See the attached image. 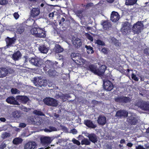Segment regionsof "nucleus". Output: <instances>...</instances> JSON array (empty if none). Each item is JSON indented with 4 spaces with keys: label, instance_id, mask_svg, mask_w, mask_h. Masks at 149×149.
<instances>
[{
    "label": "nucleus",
    "instance_id": "obj_56",
    "mask_svg": "<svg viewBox=\"0 0 149 149\" xmlns=\"http://www.w3.org/2000/svg\"><path fill=\"white\" fill-rule=\"evenodd\" d=\"M13 16L16 19H17L19 17V15L17 13H15L13 14Z\"/></svg>",
    "mask_w": 149,
    "mask_h": 149
},
{
    "label": "nucleus",
    "instance_id": "obj_32",
    "mask_svg": "<svg viewBox=\"0 0 149 149\" xmlns=\"http://www.w3.org/2000/svg\"><path fill=\"white\" fill-rule=\"evenodd\" d=\"M142 108L146 111H149V104L146 102H144L142 104Z\"/></svg>",
    "mask_w": 149,
    "mask_h": 149
},
{
    "label": "nucleus",
    "instance_id": "obj_58",
    "mask_svg": "<svg viewBox=\"0 0 149 149\" xmlns=\"http://www.w3.org/2000/svg\"><path fill=\"white\" fill-rule=\"evenodd\" d=\"M93 3H89L88 4H87L86 5V8H88L90 7L91 6H93Z\"/></svg>",
    "mask_w": 149,
    "mask_h": 149
},
{
    "label": "nucleus",
    "instance_id": "obj_38",
    "mask_svg": "<svg viewBox=\"0 0 149 149\" xmlns=\"http://www.w3.org/2000/svg\"><path fill=\"white\" fill-rule=\"evenodd\" d=\"M86 136L89 138L90 140L92 142H93V133L89 134L86 133Z\"/></svg>",
    "mask_w": 149,
    "mask_h": 149
},
{
    "label": "nucleus",
    "instance_id": "obj_13",
    "mask_svg": "<svg viewBox=\"0 0 149 149\" xmlns=\"http://www.w3.org/2000/svg\"><path fill=\"white\" fill-rule=\"evenodd\" d=\"M120 18V16L118 13L116 12L113 11L111 15V20L114 22H117Z\"/></svg>",
    "mask_w": 149,
    "mask_h": 149
},
{
    "label": "nucleus",
    "instance_id": "obj_12",
    "mask_svg": "<svg viewBox=\"0 0 149 149\" xmlns=\"http://www.w3.org/2000/svg\"><path fill=\"white\" fill-rule=\"evenodd\" d=\"M8 104L13 105H19V102L15 100L14 97L11 96L8 97L6 100Z\"/></svg>",
    "mask_w": 149,
    "mask_h": 149
},
{
    "label": "nucleus",
    "instance_id": "obj_17",
    "mask_svg": "<svg viewBox=\"0 0 149 149\" xmlns=\"http://www.w3.org/2000/svg\"><path fill=\"white\" fill-rule=\"evenodd\" d=\"M97 122L100 125H104L106 122V117L104 116H102L101 115L99 116L97 119Z\"/></svg>",
    "mask_w": 149,
    "mask_h": 149
},
{
    "label": "nucleus",
    "instance_id": "obj_5",
    "mask_svg": "<svg viewBox=\"0 0 149 149\" xmlns=\"http://www.w3.org/2000/svg\"><path fill=\"white\" fill-rule=\"evenodd\" d=\"M71 56L72 60L76 63L79 65H81V62H82L83 59L81 58V55L79 53H72L71 54Z\"/></svg>",
    "mask_w": 149,
    "mask_h": 149
},
{
    "label": "nucleus",
    "instance_id": "obj_22",
    "mask_svg": "<svg viewBox=\"0 0 149 149\" xmlns=\"http://www.w3.org/2000/svg\"><path fill=\"white\" fill-rule=\"evenodd\" d=\"M21 56L20 51H18L14 53L12 56V58L15 61L18 60Z\"/></svg>",
    "mask_w": 149,
    "mask_h": 149
},
{
    "label": "nucleus",
    "instance_id": "obj_54",
    "mask_svg": "<svg viewBox=\"0 0 149 149\" xmlns=\"http://www.w3.org/2000/svg\"><path fill=\"white\" fill-rule=\"evenodd\" d=\"M26 125L24 123H21L19 124V127L24 128L26 127Z\"/></svg>",
    "mask_w": 149,
    "mask_h": 149
},
{
    "label": "nucleus",
    "instance_id": "obj_34",
    "mask_svg": "<svg viewBox=\"0 0 149 149\" xmlns=\"http://www.w3.org/2000/svg\"><path fill=\"white\" fill-rule=\"evenodd\" d=\"M38 28L34 27L32 28L31 30V33L37 37V34H38Z\"/></svg>",
    "mask_w": 149,
    "mask_h": 149
},
{
    "label": "nucleus",
    "instance_id": "obj_42",
    "mask_svg": "<svg viewBox=\"0 0 149 149\" xmlns=\"http://www.w3.org/2000/svg\"><path fill=\"white\" fill-rule=\"evenodd\" d=\"M131 77L132 79L136 81H138L139 80L138 78L134 73H132V74Z\"/></svg>",
    "mask_w": 149,
    "mask_h": 149
},
{
    "label": "nucleus",
    "instance_id": "obj_3",
    "mask_svg": "<svg viewBox=\"0 0 149 149\" xmlns=\"http://www.w3.org/2000/svg\"><path fill=\"white\" fill-rule=\"evenodd\" d=\"M115 102L120 104L127 103L131 101V99L128 97L124 96L116 97L114 98Z\"/></svg>",
    "mask_w": 149,
    "mask_h": 149
},
{
    "label": "nucleus",
    "instance_id": "obj_39",
    "mask_svg": "<svg viewBox=\"0 0 149 149\" xmlns=\"http://www.w3.org/2000/svg\"><path fill=\"white\" fill-rule=\"evenodd\" d=\"M74 45L77 47H80L82 43L81 41L76 40L73 42Z\"/></svg>",
    "mask_w": 149,
    "mask_h": 149
},
{
    "label": "nucleus",
    "instance_id": "obj_25",
    "mask_svg": "<svg viewBox=\"0 0 149 149\" xmlns=\"http://www.w3.org/2000/svg\"><path fill=\"white\" fill-rule=\"evenodd\" d=\"M54 65V63L51 61L47 60L45 62V68L50 69L52 68Z\"/></svg>",
    "mask_w": 149,
    "mask_h": 149
},
{
    "label": "nucleus",
    "instance_id": "obj_29",
    "mask_svg": "<svg viewBox=\"0 0 149 149\" xmlns=\"http://www.w3.org/2000/svg\"><path fill=\"white\" fill-rule=\"evenodd\" d=\"M38 49L40 52L43 53H47L48 51V49L44 45L40 46L38 48Z\"/></svg>",
    "mask_w": 149,
    "mask_h": 149
},
{
    "label": "nucleus",
    "instance_id": "obj_57",
    "mask_svg": "<svg viewBox=\"0 0 149 149\" xmlns=\"http://www.w3.org/2000/svg\"><path fill=\"white\" fill-rule=\"evenodd\" d=\"M71 132L73 134H77V132L75 129H73L71 130Z\"/></svg>",
    "mask_w": 149,
    "mask_h": 149
},
{
    "label": "nucleus",
    "instance_id": "obj_53",
    "mask_svg": "<svg viewBox=\"0 0 149 149\" xmlns=\"http://www.w3.org/2000/svg\"><path fill=\"white\" fill-rule=\"evenodd\" d=\"M136 149H146L143 146L139 145L136 147Z\"/></svg>",
    "mask_w": 149,
    "mask_h": 149
},
{
    "label": "nucleus",
    "instance_id": "obj_49",
    "mask_svg": "<svg viewBox=\"0 0 149 149\" xmlns=\"http://www.w3.org/2000/svg\"><path fill=\"white\" fill-rule=\"evenodd\" d=\"M38 84L40 86H44L45 85V83L43 80H40V81H39Z\"/></svg>",
    "mask_w": 149,
    "mask_h": 149
},
{
    "label": "nucleus",
    "instance_id": "obj_62",
    "mask_svg": "<svg viewBox=\"0 0 149 149\" xmlns=\"http://www.w3.org/2000/svg\"><path fill=\"white\" fill-rule=\"evenodd\" d=\"M127 146L129 147H132L133 146V144L131 143H128L127 144Z\"/></svg>",
    "mask_w": 149,
    "mask_h": 149
},
{
    "label": "nucleus",
    "instance_id": "obj_63",
    "mask_svg": "<svg viewBox=\"0 0 149 149\" xmlns=\"http://www.w3.org/2000/svg\"><path fill=\"white\" fill-rule=\"evenodd\" d=\"M125 71H126V73H127V76L128 77L129 76L128 74L130 71V70L129 69H128L127 70H125Z\"/></svg>",
    "mask_w": 149,
    "mask_h": 149
},
{
    "label": "nucleus",
    "instance_id": "obj_60",
    "mask_svg": "<svg viewBox=\"0 0 149 149\" xmlns=\"http://www.w3.org/2000/svg\"><path fill=\"white\" fill-rule=\"evenodd\" d=\"M54 13L52 12L51 13H50L49 15V17H53L54 16Z\"/></svg>",
    "mask_w": 149,
    "mask_h": 149
},
{
    "label": "nucleus",
    "instance_id": "obj_48",
    "mask_svg": "<svg viewBox=\"0 0 149 149\" xmlns=\"http://www.w3.org/2000/svg\"><path fill=\"white\" fill-rule=\"evenodd\" d=\"M18 91V90L16 88H12L11 89V92L13 94H16Z\"/></svg>",
    "mask_w": 149,
    "mask_h": 149
},
{
    "label": "nucleus",
    "instance_id": "obj_2",
    "mask_svg": "<svg viewBox=\"0 0 149 149\" xmlns=\"http://www.w3.org/2000/svg\"><path fill=\"white\" fill-rule=\"evenodd\" d=\"M143 25L141 21H138L136 24H134L132 30L134 33L139 34L141 31Z\"/></svg>",
    "mask_w": 149,
    "mask_h": 149
},
{
    "label": "nucleus",
    "instance_id": "obj_31",
    "mask_svg": "<svg viewBox=\"0 0 149 149\" xmlns=\"http://www.w3.org/2000/svg\"><path fill=\"white\" fill-rule=\"evenodd\" d=\"M44 130L46 132H51L52 131H56L57 130V129L54 127L50 126L48 127V128H45Z\"/></svg>",
    "mask_w": 149,
    "mask_h": 149
},
{
    "label": "nucleus",
    "instance_id": "obj_50",
    "mask_svg": "<svg viewBox=\"0 0 149 149\" xmlns=\"http://www.w3.org/2000/svg\"><path fill=\"white\" fill-rule=\"evenodd\" d=\"M6 147V145L4 142H3L0 145V149H4Z\"/></svg>",
    "mask_w": 149,
    "mask_h": 149
},
{
    "label": "nucleus",
    "instance_id": "obj_6",
    "mask_svg": "<svg viewBox=\"0 0 149 149\" xmlns=\"http://www.w3.org/2000/svg\"><path fill=\"white\" fill-rule=\"evenodd\" d=\"M107 68L106 66L104 65H102L99 69H97L94 68V73L99 76L103 75Z\"/></svg>",
    "mask_w": 149,
    "mask_h": 149
},
{
    "label": "nucleus",
    "instance_id": "obj_11",
    "mask_svg": "<svg viewBox=\"0 0 149 149\" xmlns=\"http://www.w3.org/2000/svg\"><path fill=\"white\" fill-rule=\"evenodd\" d=\"M40 59L37 57H31L29 59V62L32 65L37 66L40 65Z\"/></svg>",
    "mask_w": 149,
    "mask_h": 149
},
{
    "label": "nucleus",
    "instance_id": "obj_28",
    "mask_svg": "<svg viewBox=\"0 0 149 149\" xmlns=\"http://www.w3.org/2000/svg\"><path fill=\"white\" fill-rule=\"evenodd\" d=\"M138 0H126L125 4L126 6H133L136 3Z\"/></svg>",
    "mask_w": 149,
    "mask_h": 149
},
{
    "label": "nucleus",
    "instance_id": "obj_10",
    "mask_svg": "<svg viewBox=\"0 0 149 149\" xmlns=\"http://www.w3.org/2000/svg\"><path fill=\"white\" fill-rule=\"evenodd\" d=\"M36 146V143L34 141H29L25 144L24 147V149H34Z\"/></svg>",
    "mask_w": 149,
    "mask_h": 149
},
{
    "label": "nucleus",
    "instance_id": "obj_4",
    "mask_svg": "<svg viewBox=\"0 0 149 149\" xmlns=\"http://www.w3.org/2000/svg\"><path fill=\"white\" fill-rule=\"evenodd\" d=\"M40 140L41 144L45 147L49 145L52 141L51 137L47 136L41 137Z\"/></svg>",
    "mask_w": 149,
    "mask_h": 149
},
{
    "label": "nucleus",
    "instance_id": "obj_23",
    "mask_svg": "<svg viewBox=\"0 0 149 149\" xmlns=\"http://www.w3.org/2000/svg\"><path fill=\"white\" fill-rule=\"evenodd\" d=\"M54 50V52L56 53H59L63 51V49L61 47L60 45L58 44L55 46Z\"/></svg>",
    "mask_w": 149,
    "mask_h": 149
},
{
    "label": "nucleus",
    "instance_id": "obj_30",
    "mask_svg": "<svg viewBox=\"0 0 149 149\" xmlns=\"http://www.w3.org/2000/svg\"><path fill=\"white\" fill-rule=\"evenodd\" d=\"M22 141V139L20 138H16L13 139V143L14 144H19L21 143Z\"/></svg>",
    "mask_w": 149,
    "mask_h": 149
},
{
    "label": "nucleus",
    "instance_id": "obj_36",
    "mask_svg": "<svg viewBox=\"0 0 149 149\" xmlns=\"http://www.w3.org/2000/svg\"><path fill=\"white\" fill-rule=\"evenodd\" d=\"M85 47L86 48L87 52L89 54L91 52V53H93V48L90 46L86 45Z\"/></svg>",
    "mask_w": 149,
    "mask_h": 149
},
{
    "label": "nucleus",
    "instance_id": "obj_15",
    "mask_svg": "<svg viewBox=\"0 0 149 149\" xmlns=\"http://www.w3.org/2000/svg\"><path fill=\"white\" fill-rule=\"evenodd\" d=\"M9 70L5 68H0V78L6 77L9 73Z\"/></svg>",
    "mask_w": 149,
    "mask_h": 149
},
{
    "label": "nucleus",
    "instance_id": "obj_18",
    "mask_svg": "<svg viewBox=\"0 0 149 149\" xmlns=\"http://www.w3.org/2000/svg\"><path fill=\"white\" fill-rule=\"evenodd\" d=\"M38 34L37 37L41 38H44L46 37L45 31L43 29L38 28Z\"/></svg>",
    "mask_w": 149,
    "mask_h": 149
},
{
    "label": "nucleus",
    "instance_id": "obj_51",
    "mask_svg": "<svg viewBox=\"0 0 149 149\" xmlns=\"http://www.w3.org/2000/svg\"><path fill=\"white\" fill-rule=\"evenodd\" d=\"M149 49L148 48H146L144 49V53L146 55L149 56Z\"/></svg>",
    "mask_w": 149,
    "mask_h": 149
},
{
    "label": "nucleus",
    "instance_id": "obj_9",
    "mask_svg": "<svg viewBox=\"0 0 149 149\" xmlns=\"http://www.w3.org/2000/svg\"><path fill=\"white\" fill-rule=\"evenodd\" d=\"M127 121L130 124L135 125L138 123V120L136 117L131 115L127 118Z\"/></svg>",
    "mask_w": 149,
    "mask_h": 149
},
{
    "label": "nucleus",
    "instance_id": "obj_37",
    "mask_svg": "<svg viewBox=\"0 0 149 149\" xmlns=\"http://www.w3.org/2000/svg\"><path fill=\"white\" fill-rule=\"evenodd\" d=\"M81 143L82 145L84 144L86 145H89L90 144V142L87 139H84L82 140Z\"/></svg>",
    "mask_w": 149,
    "mask_h": 149
},
{
    "label": "nucleus",
    "instance_id": "obj_8",
    "mask_svg": "<svg viewBox=\"0 0 149 149\" xmlns=\"http://www.w3.org/2000/svg\"><path fill=\"white\" fill-rule=\"evenodd\" d=\"M103 86L106 90L109 91H111L113 88V84L108 80L103 81Z\"/></svg>",
    "mask_w": 149,
    "mask_h": 149
},
{
    "label": "nucleus",
    "instance_id": "obj_27",
    "mask_svg": "<svg viewBox=\"0 0 149 149\" xmlns=\"http://www.w3.org/2000/svg\"><path fill=\"white\" fill-rule=\"evenodd\" d=\"M12 115L13 117L17 119L20 118L22 116V114L20 112L17 110L15 111L12 113Z\"/></svg>",
    "mask_w": 149,
    "mask_h": 149
},
{
    "label": "nucleus",
    "instance_id": "obj_35",
    "mask_svg": "<svg viewBox=\"0 0 149 149\" xmlns=\"http://www.w3.org/2000/svg\"><path fill=\"white\" fill-rule=\"evenodd\" d=\"M33 113L34 114L38 116H44L45 115L41 111L37 110H34Z\"/></svg>",
    "mask_w": 149,
    "mask_h": 149
},
{
    "label": "nucleus",
    "instance_id": "obj_64",
    "mask_svg": "<svg viewBox=\"0 0 149 149\" xmlns=\"http://www.w3.org/2000/svg\"><path fill=\"white\" fill-rule=\"evenodd\" d=\"M125 141L124 139H122L120 141V143L121 144L125 143Z\"/></svg>",
    "mask_w": 149,
    "mask_h": 149
},
{
    "label": "nucleus",
    "instance_id": "obj_45",
    "mask_svg": "<svg viewBox=\"0 0 149 149\" xmlns=\"http://www.w3.org/2000/svg\"><path fill=\"white\" fill-rule=\"evenodd\" d=\"M72 141L74 143L76 144L77 145L79 146L80 145V142L78 140L74 138H73L72 140Z\"/></svg>",
    "mask_w": 149,
    "mask_h": 149
},
{
    "label": "nucleus",
    "instance_id": "obj_47",
    "mask_svg": "<svg viewBox=\"0 0 149 149\" xmlns=\"http://www.w3.org/2000/svg\"><path fill=\"white\" fill-rule=\"evenodd\" d=\"M8 3L7 0H0V5H5L6 4Z\"/></svg>",
    "mask_w": 149,
    "mask_h": 149
},
{
    "label": "nucleus",
    "instance_id": "obj_33",
    "mask_svg": "<svg viewBox=\"0 0 149 149\" xmlns=\"http://www.w3.org/2000/svg\"><path fill=\"white\" fill-rule=\"evenodd\" d=\"M111 40L112 43H113L116 46H119V42H118V40L116 39V38L113 37H112L111 38Z\"/></svg>",
    "mask_w": 149,
    "mask_h": 149
},
{
    "label": "nucleus",
    "instance_id": "obj_41",
    "mask_svg": "<svg viewBox=\"0 0 149 149\" xmlns=\"http://www.w3.org/2000/svg\"><path fill=\"white\" fill-rule=\"evenodd\" d=\"M85 36L88 40L92 41L93 40V37L89 34L86 33L85 34Z\"/></svg>",
    "mask_w": 149,
    "mask_h": 149
},
{
    "label": "nucleus",
    "instance_id": "obj_43",
    "mask_svg": "<svg viewBox=\"0 0 149 149\" xmlns=\"http://www.w3.org/2000/svg\"><path fill=\"white\" fill-rule=\"evenodd\" d=\"M96 43L98 45H104L105 44L102 41L100 40H97Z\"/></svg>",
    "mask_w": 149,
    "mask_h": 149
},
{
    "label": "nucleus",
    "instance_id": "obj_59",
    "mask_svg": "<svg viewBox=\"0 0 149 149\" xmlns=\"http://www.w3.org/2000/svg\"><path fill=\"white\" fill-rule=\"evenodd\" d=\"M65 21V19L64 17H62L60 20L59 24H61L62 22H63Z\"/></svg>",
    "mask_w": 149,
    "mask_h": 149
},
{
    "label": "nucleus",
    "instance_id": "obj_14",
    "mask_svg": "<svg viewBox=\"0 0 149 149\" xmlns=\"http://www.w3.org/2000/svg\"><path fill=\"white\" fill-rule=\"evenodd\" d=\"M122 32L123 34L126 35L130 30V27L127 23L125 22L123 25Z\"/></svg>",
    "mask_w": 149,
    "mask_h": 149
},
{
    "label": "nucleus",
    "instance_id": "obj_7",
    "mask_svg": "<svg viewBox=\"0 0 149 149\" xmlns=\"http://www.w3.org/2000/svg\"><path fill=\"white\" fill-rule=\"evenodd\" d=\"M128 114V112L127 111L124 110H120L117 111L115 116L118 118H122L127 117Z\"/></svg>",
    "mask_w": 149,
    "mask_h": 149
},
{
    "label": "nucleus",
    "instance_id": "obj_26",
    "mask_svg": "<svg viewBox=\"0 0 149 149\" xmlns=\"http://www.w3.org/2000/svg\"><path fill=\"white\" fill-rule=\"evenodd\" d=\"M84 123L88 127L93 128V123L92 121L89 120H84Z\"/></svg>",
    "mask_w": 149,
    "mask_h": 149
},
{
    "label": "nucleus",
    "instance_id": "obj_52",
    "mask_svg": "<svg viewBox=\"0 0 149 149\" xmlns=\"http://www.w3.org/2000/svg\"><path fill=\"white\" fill-rule=\"evenodd\" d=\"M101 51L104 54H107L108 53V51L107 49L105 48H103L102 49Z\"/></svg>",
    "mask_w": 149,
    "mask_h": 149
},
{
    "label": "nucleus",
    "instance_id": "obj_40",
    "mask_svg": "<svg viewBox=\"0 0 149 149\" xmlns=\"http://www.w3.org/2000/svg\"><path fill=\"white\" fill-rule=\"evenodd\" d=\"M10 136V134L6 132H5L4 133H3L1 135V137L3 139H5Z\"/></svg>",
    "mask_w": 149,
    "mask_h": 149
},
{
    "label": "nucleus",
    "instance_id": "obj_55",
    "mask_svg": "<svg viewBox=\"0 0 149 149\" xmlns=\"http://www.w3.org/2000/svg\"><path fill=\"white\" fill-rule=\"evenodd\" d=\"M88 70L93 72V65H90L88 67Z\"/></svg>",
    "mask_w": 149,
    "mask_h": 149
},
{
    "label": "nucleus",
    "instance_id": "obj_46",
    "mask_svg": "<svg viewBox=\"0 0 149 149\" xmlns=\"http://www.w3.org/2000/svg\"><path fill=\"white\" fill-rule=\"evenodd\" d=\"M83 12L82 10H78L76 11V14L78 16H81Z\"/></svg>",
    "mask_w": 149,
    "mask_h": 149
},
{
    "label": "nucleus",
    "instance_id": "obj_16",
    "mask_svg": "<svg viewBox=\"0 0 149 149\" xmlns=\"http://www.w3.org/2000/svg\"><path fill=\"white\" fill-rule=\"evenodd\" d=\"M102 23L103 29L105 30H108L110 29L111 27V22L108 21H103Z\"/></svg>",
    "mask_w": 149,
    "mask_h": 149
},
{
    "label": "nucleus",
    "instance_id": "obj_61",
    "mask_svg": "<svg viewBox=\"0 0 149 149\" xmlns=\"http://www.w3.org/2000/svg\"><path fill=\"white\" fill-rule=\"evenodd\" d=\"M0 120L1 122H5L6 121V119L4 118L1 117L0 118Z\"/></svg>",
    "mask_w": 149,
    "mask_h": 149
},
{
    "label": "nucleus",
    "instance_id": "obj_24",
    "mask_svg": "<svg viewBox=\"0 0 149 149\" xmlns=\"http://www.w3.org/2000/svg\"><path fill=\"white\" fill-rule=\"evenodd\" d=\"M24 27L22 25H20L17 27L16 32L18 34H21L24 31Z\"/></svg>",
    "mask_w": 149,
    "mask_h": 149
},
{
    "label": "nucleus",
    "instance_id": "obj_19",
    "mask_svg": "<svg viewBox=\"0 0 149 149\" xmlns=\"http://www.w3.org/2000/svg\"><path fill=\"white\" fill-rule=\"evenodd\" d=\"M31 17H35L38 15L40 13V10L38 8H33L31 11Z\"/></svg>",
    "mask_w": 149,
    "mask_h": 149
},
{
    "label": "nucleus",
    "instance_id": "obj_44",
    "mask_svg": "<svg viewBox=\"0 0 149 149\" xmlns=\"http://www.w3.org/2000/svg\"><path fill=\"white\" fill-rule=\"evenodd\" d=\"M66 97H69V96H66L65 95L63 94H62V95L59 96V97L60 98L62 99L63 101H65V100H64V99L66 98Z\"/></svg>",
    "mask_w": 149,
    "mask_h": 149
},
{
    "label": "nucleus",
    "instance_id": "obj_21",
    "mask_svg": "<svg viewBox=\"0 0 149 149\" xmlns=\"http://www.w3.org/2000/svg\"><path fill=\"white\" fill-rule=\"evenodd\" d=\"M16 40V39L15 37L10 38L8 37H7L5 40L7 45L8 46H10L14 43Z\"/></svg>",
    "mask_w": 149,
    "mask_h": 149
},
{
    "label": "nucleus",
    "instance_id": "obj_20",
    "mask_svg": "<svg viewBox=\"0 0 149 149\" xmlns=\"http://www.w3.org/2000/svg\"><path fill=\"white\" fill-rule=\"evenodd\" d=\"M17 99L20 100L22 103L26 104L29 100V98L26 96H17Z\"/></svg>",
    "mask_w": 149,
    "mask_h": 149
},
{
    "label": "nucleus",
    "instance_id": "obj_1",
    "mask_svg": "<svg viewBox=\"0 0 149 149\" xmlns=\"http://www.w3.org/2000/svg\"><path fill=\"white\" fill-rule=\"evenodd\" d=\"M44 103L48 106L56 107L58 105V101L56 99L50 97H46L43 100Z\"/></svg>",
    "mask_w": 149,
    "mask_h": 149
}]
</instances>
